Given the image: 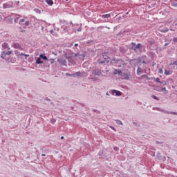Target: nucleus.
I'll use <instances>...</instances> for the list:
<instances>
[{
	"mask_svg": "<svg viewBox=\"0 0 177 177\" xmlns=\"http://www.w3.org/2000/svg\"><path fill=\"white\" fill-rule=\"evenodd\" d=\"M111 63L115 67H122V66H125V62H124V59H117L115 57H113L111 59Z\"/></svg>",
	"mask_w": 177,
	"mask_h": 177,
	"instance_id": "f257e3e1",
	"label": "nucleus"
},
{
	"mask_svg": "<svg viewBox=\"0 0 177 177\" xmlns=\"http://www.w3.org/2000/svg\"><path fill=\"white\" fill-rule=\"evenodd\" d=\"M131 45H132L131 49L132 50H140V52H142V49H143V46H142V44H140V43H138L137 45L136 44L132 42L131 44Z\"/></svg>",
	"mask_w": 177,
	"mask_h": 177,
	"instance_id": "f03ea898",
	"label": "nucleus"
},
{
	"mask_svg": "<svg viewBox=\"0 0 177 177\" xmlns=\"http://www.w3.org/2000/svg\"><path fill=\"white\" fill-rule=\"evenodd\" d=\"M77 56H78V55H77L76 53H74L71 51L66 53L64 52V57H66L67 59V60H70V59H71V57H77Z\"/></svg>",
	"mask_w": 177,
	"mask_h": 177,
	"instance_id": "7ed1b4c3",
	"label": "nucleus"
},
{
	"mask_svg": "<svg viewBox=\"0 0 177 177\" xmlns=\"http://www.w3.org/2000/svg\"><path fill=\"white\" fill-rule=\"evenodd\" d=\"M93 74L95 76H98V77H100V75L103 76V74H102V70L100 69H95L93 71Z\"/></svg>",
	"mask_w": 177,
	"mask_h": 177,
	"instance_id": "20e7f679",
	"label": "nucleus"
},
{
	"mask_svg": "<svg viewBox=\"0 0 177 177\" xmlns=\"http://www.w3.org/2000/svg\"><path fill=\"white\" fill-rule=\"evenodd\" d=\"M13 48L15 49H19V50H24V48L21 46L19 43H14L12 44Z\"/></svg>",
	"mask_w": 177,
	"mask_h": 177,
	"instance_id": "39448f33",
	"label": "nucleus"
},
{
	"mask_svg": "<svg viewBox=\"0 0 177 177\" xmlns=\"http://www.w3.org/2000/svg\"><path fill=\"white\" fill-rule=\"evenodd\" d=\"M57 62L59 63L61 66H67V61L63 58L58 59Z\"/></svg>",
	"mask_w": 177,
	"mask_h": 177,
	"instance_id": "423d86ee",
	"label": "nucleus"
},
{
	"mask_svg": "<svg viewBox=\"0 0 177 177\" xmlns=\"http://www.w3.org/2000/svg\"><path fill=\"white\" fill-rule=\"evenodd\" d=\"M102 57L104 60L106 61V63H110V57L107 55V53H102Z\"/></svg>",
	"mask_w": 177,
	"mask_h": 177,
	"instance_id": "0eeeda50",
	"label": "nucleus"
},
{
	"mask_svg": "<svg viewBox=\"0 0 177 177\" xmlns=\"http://www.w3.org/2000/svg\"><path fill=\"white\" fill-rule=\"evenodd\" d=\"M111 93L115 96H121L122 95V93H121V91L117 90H112Z\"/></svg>",
	"mask_w": 177,
	"mask_h": 177,
	"instance_id": "6e6552de",
	"label": "nucleus"
},
{
	"mask_svg": "<svg viewBox=\"0 0 177 177\" xmlns=\"http://www.w3.org/2000/svg\"><path fill=\"white\" fill-rule=\"evenodd\" d=\"M120 78L122 80H129V75L127 73H122L120 74Z\"/></svg>",
	"mask_w": 177,
	"mask_h": 177,
	"instance_id": "1a4fd4ad",
	"label": "nucleus"
},
{
	"mask_svg": "<svg viewBox=\"0 0 177 177\" xmlns=\"http://www.w3.org/2000/svg\"><path fill=\"white\" fill-rule=\"evenodd\" d=\"M6 21L8 23V24H12L13 23V18H12V16H8L5 18Z\"/></svg>",
	"mask_w": 177,
	"mask_h": 177,
	"instance_id": "9d476101",
	"label": "nucleus"
},
{
	"mask_svg": "<svg viewBox=\"0 0 177 177\" xmlns=\"http://www.w3.org/2000/svg\"><path fill=\"white\" fill-rule=\"evenodd\" d=\"M99 64H103L104 66H106L108 63L106 62V59H102V58L98 59Z\"/></svg>",
	"mask_w": 177,
	"mask_h": 177,
	"instance_id": "9b49d317",
	"label": "nucleus"
},
{
	"mask_svg": "<svg viewBox=\"0 0 177 177\" xmlns=\"http://www.w3.org/2000/svg\"><path fill=\"white\" fill-rule=\"evenodd\" d=\"M9 8H12V4L8 3L3 4V9H9Z\"/></svg>",
	"mask_w": 177,
	"mask_h": 177,
	"instance_id": "f8f14e48",
	"label": "nucleus"
},
{
	"mask_svg": "<svg viewBox=\"0 0 177 177\" xmlns=\"http://www.w3.org/2000/svg\"><path fill=\"white\" fill-rule=\"evenodd\" d=\"M2 48H3V49H8V50H10V48H9V45L8 44V43H3L1 45Z\"/></svg>",
	"mask_w": 177,
	"mask_h": 177,
	"instance_id": "ddd939ff",
	"label": "nucleus"
},
{
	"mask_svg": "<svg viewBox=\"0 0 177 177\" xmlns=\"http://www.w3.org/2000/svg\"><path fill=\"white\" fill-rule=\"evenodd\" d=\"M161 111H162L165 114H174V115H177V112H172V111L169 112L168 111H165V110H161Z\"/></svg>",
	"mask_w": 177,
	"mask_h": 177,
	"instance_id": "4468645a",
	"label": "nucleus"
},
{
	"mask_svg": "<svg viewBox=\"0 0 177 177\" xmlns=\"http://www.w3.org/2000/svg\"><path fill=\"white\" fill-rule=\"evenodd\" d=\"M171 5L174 6V8H177V0L171 1Z\"/></svg>",
	"mask_w": 177,
	"mask_h": 177,
	"instance_id": "2eb2a0df",
	"label": "nucleus"
},
{
	"mask_svg": "<svg viewBox=\"0 0 177 177\" xmlns=\"http://www.w3.org/2000/svg\"><path fill=\"white\" fill-rule=\"evenodd\" d=\"M1 58L6 60V54L5 53V51L1 52Z\"/></svg>",
	"mask_w": 177,
	"mask_h": 177,
	"instance_id": "dca6fc26",
	"label": "nucleus"
},
{
	"mask_svg": "<svg viewBox=\"0 0 177 177\" xmlns=\"http://www.w3.org/2000/svg\"><path fill=\"white\" fill-rule=\"evenodd\" d=\"M36 64H44V61L41 60V58H37L36 60Z\"/></svg>",
	"mask_w": 177,
	"mask_h": 177,
	"instance_id": "f3484780",
	"label": "nucleus"
},
{
	"mask_svg": "<svg viewBox=\"0 0 177 177\" xmlns=\"http://www.w3.org/2000/svg\"><path fill=\"white\" fill-rule=\"evenodd\" d=\"M156 41L153 40V39H150L148 40L149 45H154Z\"/></svg>",
	"mask_w": 177,
	"mask_h": 177,
	"instance_id": "a211bd4d",
	"label": "nucleus"
},
{
	"mask_svg": "<svg viewBox=\"0 0 177 177\" xmlns=\"http://www.w3.org/2000/svg\"><path fill=\"white\" fill-rule=\"evenodd\" d=\"M39 58L43 59V60H48V57L46 56L45 54H41L39 55Z\"/></svg>",
	"mask_w": 177,
	"mask_h": 177,
	"instance_id": "6ab92c4d",
	"label": "nucleus"
},
{
	"mask_svg": "<svg viewBox=\"0 0 177 177\" xmlns=\"http://www.w3.org/2000/svg\"><path fill=\"white\" fill-rule=\"evenodd\" d=\"M122 73V71H121L120 70L118 71V70L115 69V70L114 71L113 74H114V75H117V74H118V75H121V73Z\"/></svg>",
	"mask_w": 177,
	"mask_h": 177,
	"instance_id": "aec40b11",
	"label": "nucleus"
},
{
	"mask_svg": "<svg viewBox=\"0 0 177 177\" xmlns=\"http://www.w3.org/2000/svg\"><path fill=\"white\" fill-rule=\"evenodd\" d=\"M165 75H171V74H172V71H169V70H165Z\"/></svg>",
	"mask_w": 177,
	"mask_h": 177,
	"instance_id": "412c9836",
	"label": "nucleus"
},
{
	"mask_svg": "<svg viewBox=\"0 0 177 177\" xmlns=\"http://www.w3.org/2000/svg\"><path fill=\"white\" fill-rule=\"evenodd\" d=\"M73 77H81V72H76L71 75Z\"/></svg>",
	"mask_w": 177,
	"mask_h": 177,
	"instance_id": "4be33fe9",
	"label": "nucleus"
},
{
	"mask_svg": "<svg viewBox=\"0 0 177 177\" xmlns=\"http://www.w3.org/2000/svg\"><path fill=\"white\" fill-rule=\"evenodd\" d=\"M28 26H30V21H26L24 23V28H27Z\"/></svg>",
	"mask_w": 177,
	"mask_h": 177,
	"instance_id": "5701e85b",
	"label": "nucleus"
},
{
	"mask_svg": "<svg viewBox=\"0 0 177 177\" xmlns=\"http://www.w3.org/2000/svg\"><path fill=\"white\" fill-rule=\"evenodd\" d=\"M46 3L49 5L50 6H52L53 5V0H45Z\"/></svg>",
	"mask_w": 177,
	"mask_h": 177,
	"instance_id": "b1692460",
	"label": "nucleus"
},
{
	"mask_svg": "<svg viewBox=\"0 0 177 177\" xmlns=\"http://www.w3.org/2000/svg\"><path fill=\"white\" fill-rule=\"evenodd\" d=\"M111 15H110V14H106V15H103L102 16V19H109V17H111Z\"/></svg>",
	"mask_w": 177,
	"mask_h": 177,
	"instance_id": "393cba45",
	"label": "nucleus"
},
{
	"mask_svg": "<svg viewBox=\"0 0 177 177\" xmlns=\"http://www.w3.org/2000/svg\"><path fill=\"white\" fill-rule=\"evenodd\" d=\"M25 21H26V19H21L19 20V24H20L21 26H24Z\"/></svg>",
	"mask_w": 177,
	"mask_h": 177,
	"instance_id": "a878e982",
	"label": "nucleus"
},
{
	"mask_svg": "<svg viewBox=\"0 0 177 177\" xmlns=\"http://www.w3.org/2000/svg\"><path fill=\"white\" fill-rule=\"evenodd\" d=\"M162 157V156H161V153L158 152L157 154H156V158H157L158 160H161Z\"/></svg>",
	"mask_w": 177,
	"mask_h": 177,
	"instance_id": "bb28decb",
	"label": "nucleus"
},
{
	"mask_svg": "<svg viewBox=\"0 0 177 177\" xmlns=\"http://www.w3.org/2000/svg\"><path fill=\"white\" fill-rule=\"evenodd\" d=\"M159 31H160V32H168L169 30L168 28H165V29H160Z\"/></svg>",
	"mask_w": 177,
	"mask_h": 177,
	"instance_id": "cd10ccee",
	"label": "nucleus"
},
{
	"mask_svg": "<svg viewBox=\"0 0 177 177\" xmlns=\"http://www.w3.org/2000/svg\"><path fill=\"white\" fill-rule=\"evenodd\" d=\"M19 19H20V15H17L16 18L14 19L15 23H17V21H19Z\"/></svg>",
	"mask_w": 177,
	"mask_h": 177,
	"instance_id": "c85d7f7f",
	"label": "nucleus"
},
{
	"mask_svg": "<svg viewBox=\"0 0 177 177\" xmlns=\"http://www.w3.org/2000/svg\"><path fill=\"white\" fill-rule=\"evenodd\" d=\"M140 73H142V68L138 66L137 69V74L139 75Z\"/></svg>",
	"mask_w": 177,
	"mask_h": 177,
	"instance_id": "c756f323",
	"label": "nucleus"
},
{
	"mask_svg": "<svg viewBox=\"0 0 177 177\" xmlns=\"http://www.w3.org/2000/svg\"><path fill=\"white\" fill-rule=\"evenodd\" d=\"M116 124H118V125H123L122 122H121V120H116Z\"/></svg>",
	"mask_w": 177,
	"mask_h": 177,
	"instance_id": "7c9ffc66",
	"label": "nucleus"
},
{
	"mask_svg": "<svg viewBox=\"0 0 177 177\" xmlns=\"http://www.w3.org/2000/svg\"><path fill=\"white\" fill-rule=\"evenodd\" d=\"M151 98L152 99H154L155 100H159V99L157 97V96L154 95H151Z\"/></svg>",
	"mask_w": 177,
	"mask_h": 177,
	"instance_id": "2f4dec72",
	"label": "nucleus"
},
{
	"mask_svg": "<svg viewBox=\"0 0 177 177\" xmlns=\"http://www.w3.org/2000/svg\"><path fill=\"white\" fill-rule=\"evenodd\" d=\"M5 53H6V56H7V55H12V51H7V52H5Z\"/></svg>",
	"mask_w": 177,
	"mask_h": 177,
	"instance_id": "473e14b6",
	"label": "nucleus"
},
{
	"mask_svg": "<svg viewBox=\"0 0 177 177\" xmlns=\"http://www.w3.org/2000/svg\"><path fill=\"white\" fill-rule=\"evenodd\" d=\"M35 12H36V13L40 14L41 13V10H39L38 8H36V9H35Z\"/></svg>",
	"mask_w": 177,
	"mask_h": 177,
	"instance_id": "72a5a7b5",
	"label": "nucleus"
},
{
	"mask_svg": "<svg viewBox=\"0 0 177 177\" xmlns=\"http://www.w3.org/2000/svg\"><path fill=\"white\" fill-rule=\"evenodd\" d=\"M19 56H26V57H28L30 56V55L21 53V54H19Z\"/></svg>",
	"mask_w": 177,
	"mask_h": 177,
	"instance_id": "f704fd0d",
	"label": "nucleus"
},
{
	"mask_svg": "<svg viewBox=\"0 0 177 177\" xmlns=\"http://www.w3.org/2000/svg\"><path fill=\"white\" fill-rule=\"evenodd\" d=\"M50 122L51 124H55V122H56V119H54V118L51 119Z\"/></svg>",
	"mask_w": 177,
	"mask_h": 177,
	"instance_id": "c9c22d12",
	"label": "nucleus"
},
{
	"mask_svg": "<svg viewBox=\"0 0 177 177\" xmlns=\"http://www.w3.org/2000/svg\"><path fill=\"white\" fill-rule=\"evenodd\" d=\"M174 64L177 66V61H175L172 64H170V66H174Z\"/></svg>",
	"mask_w": 177,
	"mask_h": 177,
	"instance_id": "e433bc0d",
	"label": "nucleus"
},
{
	"mask_svg": "<svg viewBox=\"0 0 177 177\" xmlns=\"http://www.w3.org/2000/svg\"><path fill=\"white\" fill-rule=\"evenodd\" d=\"M156 82H158L159 84H162V82H161V81L160 80V78L158 77L156 78Z\"/></svg>",
	"mask_w": 177,
	"mask_h": 177,
	"instance_id": "4c0bfd02",
	"label": "nucleus"
},
{
	"mask_svg": "<svg viewBox=\"0 0 177 177\" xmlns=\"http://www.w3.org/2000/svg\"><path fill=\"white\" fill-rule=\"evenodd\" d=\"M77 31H78L79 32H81V31H82V27H80V28L77 30Z\"/></svg>",
	"mask_w": 177,
	"mask_h": 177,
	"instance_id": "58836bf2",
	"label": "nucleus"
},
{
	"mask_svg": "<svg viewBox=\"0 0 177 177\" xmlns=\"http://www.w3.org/2000/svg\"><path fill=\"white\" fill-rule=\"evenodd\" d=\"M156 145H162V142H161L160 141H156Z\"/></svg>",
	"mask_w": 177,
	"mask_h": 177,
	"instance_id": "ea45409f",
	"label": "nucleus"
},
{
	"mask_svg": "<svg viewBox=\"0 0 177 177\" xmlns=\"http://www.w3.org/2000/svg\"><path fill=\"white\" fill-rule=\"evenodd\" d=\"M121 19H122V17L121 16L118 17L117 18L118 21H120V20H121Z\"/></svg>",
	"mask_w": 177,
	"mask_h": 177,
	"instance_id": "a19ab883",
	"label": "nucleus"
},
{
	"mask_svg": "<svg viewBox=\"0 0 177 177\" xmlns=\"http://www.w3.org/2000/svg\"><path fill=\"white\" fill-rule=\"evenodd\" d=\"M161 91H167V88H165V87H162L161 88Z\"/></svg>",
	"mask_w": 177,
	"mask_h": 177,
	"instance_id": "79ce46f5",
	"label": "nucleus"
},
{
	"mask_svg": "<svg viewBox=\"0 0 177 177\" xmlns=\"http://www.w3.org/2000/svg\"><path fill=\"white\" fill-rule=\"evenodd\" d=\"M173 41H174V42H177V37H174V38L173 39Z\"/></svg>",
	"mask_w": 177,
	"mask_h": 177,
	"instance_id": "37998d69",
	"label": "nucleus"
},
{
	"mask_svg": "<svg viewBox=\"0 0 177 177\" xmlns=\"http://www.w3.org/2000/svg\"><path fill=\"white\" fill-rule=\"evenodd\" d=\"M92 80H93V81H97V77H93V78H92Z\"/></svg>",
	"mask_w": 177,
	"mask_h": 177,
	"instance_id": "c03bdc74",
	"label": "nucleus"
},
{
	"mask_svg": "<svg viewBox=\"0 0 177 177\" xmlns=\"http://www.w3.org/2000/svg\"><path fill=\"white\" fill-rule=\"evenodd\" d=\"M159 73H160V74L162 73V69H160V70L159 71Z\"/></svg>",
	"mask_w": 177,
	"mask_h": 177,
	"instance_id": "a18cd8bd",
	"label": "nucleus"
},
{
	"mask_svg": "<svg viewBox=\"0 0 177 177\" xmlns=\"http://www.w3.org/2000/svg\"><path fill=\"white\" fill-rule=\"evenodd\" d=\"M168 45H169V43H166V44H165V46H168Z\"/></svg>",
	"mask_w": 177,
	"mask_h": 177,
	"instance_id": "49530a36",
	"label": "nucleus"
},
{
	"mask_svg": "<svg viewBox=\"0 0 177 177\" xmlns=\"http://www.w3.org/2000/svg\"><path fill=\"white\" fill-rule=\"evenodd\" d=\"M66 75H68L69 77H73V75H71L69 74V73H66Z\"/></svg>",
	"mask_w": 177,
	"mask_h": 177,
	"instance_id": "de8ad7c7",
	"label": "nucleus"
},
{
	"mask_svg": "<svg viewBox=\"0 0 177 177\" xmlns=\"http://www.w3.org/2000/svg\"><path fill=\"white\" fill-rule=\"evenodd\" d=\"M114 150H118V147H114Z\"/></svg>",
	"mask_w": 177,
	"mask_h": 177,
	"instance_id": "09e8293b",
	"label": "nucleus"
},
{
	"mask_svg": "<svg viewBox=\"0 0 177 177\" xmlns=\"http://www.w3.org/2000/svg\"><path fill=\"white\" fill-rule=\"evenodd\" d=\"M0 20H3V18H2L1 15H0Z\"/></svg>",
	"mask_w": 177,
	"mask_h": 177,
	"instance_id": "8fccbe9b",
	"label": "nucleus"
},
{
	"mask_svg": "<svg viewBox=\"0 0 177 177\" xmlns=\"http://www.w3.org/2000/svg\"><path fill=\"white\" fill-rule=\"evenodd\" d=\"M106 95L107 96H110V94H109V92H107V93H106Z\"/></svg>",
	"mask_w": 177,
	"mask_h": 177,
	"instance_id": "3c124183",
	"label": "nucleus"
},
{
	"mask_svg": "<svg viewBox=\"0 0 177 177\" xmlns=\"http://www.w3.org/2000/svg\"><path fill=\"white\" fill-rule=\"evenodd\" d=\"M151 6L155 7L156 6V3L152 4Z\"/></svg>",
	"mask_w": 177,
	"mask_h": 177,
	"instance_id": "603ef678",
	"label": "nucleus"
},
{
	"mask_svg": "<svg viewBox=\"0 0 177 177\" xmlns=\"http://www.w3.org/2000/svg\"><path fill=\"white\" fill-rule=\"evenodd\" d=\"M55 60L54 59H51V63H54Z\"/></svg>",
	"mask_w": 177,
	"mask_h": 177,
	"instance_id": "864d4df0",
	"label": "nucleus"
},
{
	"mask_svg": "<svg viewBox=\"0 0 177 177\" xmlns=\"http://www.w3.org/2000/svg\"><path fill=\"white\" fill-rule=\"evenodd\" d=\"M142 63L144 64H146L147 63H146V61H142Z\"/></svg>",
	"mask_w": 177,
	"mask_h": 177,
	"instance_id": "5fc2aeb1",
	"label": "nucleus"
},
{
	"mask_svg": "<svg viewBox=\"0 0 177 177\" xmlns=\"http://www.w3.org/2000/svg\"><path fill=\"white\" fill-rule=\"evenodd\" d=\"M42 157H45L46 155V154H41Z\"/></svg>",
	"mask_w": 177,
	"mask_h": 177,
	"instance_id": "6e6d98bb",
	"label": "nucleus"
},
{
	"mask_svg": "<svg viewBox=\"0 0 177 177\" xmlns=\"http://www.w3.org/2000/svg\"><path fill=\"white\" fill-rule=\"evenodd\" d=\"M71 24H72L73 27H74V26H75V24H72V22L71 23Z\"/></svg>",
	"mask_w": 177,
	"mask_h": 177,
	"instance_id": "4d7b16f0",
	"label": "nucleus"
},
{
	"mask_svg": "<svg viewBox=\"0 0 177 177\" xmlns=\"http://www.w3.org/2000/svg\"><path fill=\"white\" fill-rule=\"evenodd\" d=\"M61 139H62V140L64 139V136H62V137H61Z\"/></svg>",
	"mask_w": 177,
	"mask_h": 177,
	"instance_id": "13d9d810",
	"label": "nucleus"
},
{
	"mask_svg": "<svg viewBox=\"0 0 177 177\" xmlns=\"http://www.w3.org/2000/svg\"><path fill=\"white\" fill-rule=\"evenodd\" d=\"M75 46H78V44H75Z\"/></svg>",
	"mask_w": 177,
	"mask_h": 177,
	"instance_id": "bf43d9fd",
	"label": "nucleus"
},
{
	"mask_svg": "<svg viewBox=\"0 0 177 177\" xmlns=\"http://www.w3.org/2000/svg\"><path fill=\"white\" fill-rule=\"evenodd\" d=\"M113 131H115V129L114 127H111Z\"/></svg>",
	"mask_w": 177,
	"mask_h": 177,
	"instance_id": "052dcab7",
	"label": "nucleus"
},
{
	"mask_svg": "<svg viewBox=\"0 0 177 177\" xmlns=\"http://www.w3.org/2000/svg\"><path fill=\"white\" fill-rule=\"evenodd\" d=\"M83 57H85V54H82Z\"/></svg>",
	"mask_w": 177,
	"mask_h": 177,
	"instance_id": "680f3d73",
	"label": "nucleus"
},
{
	"mask_svg": "<svg viewBox=\"0 0 177 177\" xmlns=\"http://www.w3.org/2000/svg\"><path fill=\"white\" fill-rule=\"evenodd\" d=\"M17 3H20V1H17Z\"/></svg>",
	"mask_w": 177,
	"mask_h": 177,
	"instance_id": "e2e57ef3",
	"label": "nucleus"
},
{
	"mask_svg": "<svg viewBox=\"0 0 177 177\" xmlns=\"http://www.w3.org/2000/svg\"><path fill=\"white\" fill-rule=\"evenodd\" d=\"M94 111L95 112V111H96V110H94Z\"/></svg>",
	"mask_w": 177,
	"mask_h": 177,
	"instance_id": "0e129e2a",
	"label": "nucleus"
}]
</instances>
